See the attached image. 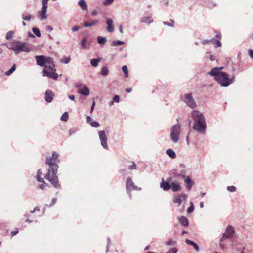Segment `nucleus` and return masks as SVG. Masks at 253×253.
I'll return each mask as SVG.
<instances>
[{
  "label": "nucleus",
  "instance_id": "nucleus-22",
  "mask_svg": "<svg viewBox=\"0 0 253 253\" xmlns=\"http://www.w3.org/2000/svg\"><path fill=\"white\" fill-rule=\"evenodd\" d=\"M78 5L82 10H87V5L84 0H80L78 2Z\"/></svg>",
  "mask_w": 253,
  "mask_h": 253
},
{
  "label": "nucleus",
  "instance_id": "nucleus-61",
  "mask_svg": "<svg viewBox=\"0 0 253 253\" xmlns=\"http://www.w3.org/2000/svg\"><path fill=\"white\" fill-rule=\"evenodd\" d=\"M56 200H57L56 198H53L52 200L51 203L50 204V205L49 206L50 207V206L54 205L55 204V203L56 202Z\"/></svg>",
  "mask_w": 253,
  "mask_h": 253
},
{
  "label": "nucleus",
  "instance_id": "nucleus-35",
  "mask_svg": "<svg viewBox=\"0 0 253 253\" xmlns=\"http://www.w3.org/2000/svg\"><path fill=\"white\" fill-rule=\"evenodd\" d=\"M86 43H87V39L85 38H83L81 42V45L82 47L84 49H85L86 48Z\"/></svg>",
  "mask_w": 253,
  "mask_h": 253
},
{
  "label": "nucleus",
  "instance_id": "nucleus-25",
  "mask_svg": "<svg viewBox=\"0 0 253 253\" xmlns=\"http://www.w3.org/2000/svg\"><path fill=\"white\" fill-rule=\"evenodd\" d=\"M185 242L187 244L192 245L196 251H197V252L199 251V248L198 245L196 243H195L194 242H193L189 239H186Z\"/></svg>",
  "mask_w": 253,
  "mask_h": 253
},
{
  "label": "nucleus",
  "instance_id": "nucleus-27",
  "mask_svg": "<svg viewBox=\"0 0 253 253\" xmlns=\"http://www.w3.org/2000/svg\"><path fill=\"white\" fill-rule=\"evenodd\" d=\"M42 174V172L41 169H38L36 178L38 182H41V183H44V180L43 178H42L41 177Z\"/></svg>",
  "mask_w": 253,
  "mask_h": 253
},
{
  "label": "nucleus",
  "instance_id": "nucleus-1",
  "mask_svg": "<svg viewBox=\"0 0 253 253\" xmlns=\"http://www.w3.org/2000/svg\"><path fill=\"white\" fill-rule=\"evenodd\" d=\"M52 156V157H48L46 158L45 163L48 165L49 167L48 169V173L46 174L45 178L54 187L58 188L60 185L58 183V178L56 174L58 171V164L59 162L58 160L59 154L56 152H53Z\"/></svg>",
  "mask_w": 253,
  "mask_h": 253
},
{
  "label": "nucleus",
  "instance_id": "nucleus-40",
  "mask_svg": "<svg viewBox=\"0 0 253 253\" xmlns=\"http://www.w3.org/2000/svg\"><path fill=\"white\" fill-rule=\"evenodd\" d=\"M91 126L93 127L97 128L99 126L100 124L98 122L93 121L91 123Z\"/></svg>",
  "mask_w": 253,
  "mask_h": 253
},
{
  "label": "nucleus",
  "instance_id": "nucleus-30",
  "mask_svg": "<svg viewBox=\"0 0 253 253\" xmlns=\"http://www.w3.org/2000/svg\"><path fill=\"white\" fill-rule=\"evenodd\" d=\"M125 44V42L120 40H117V41H113L112 42V46H118V45H121Z\"/></svg>",
  "mask_w": 253,
  "mask_h": 253
},
{
  "label": "nucleus",
  "instance_id": "nucleus-13",
  "mask_svg": "<svg viewBox=\"0 0 253 253\" xmlns=\"http://www.w3.org/2000/svg\"><path fill=\"white\" fill-rule=\"evenodd\" d=\"M47 58L48 56H45L43 55H37L35 56L37 64L40 66H44L46 64Z\"/></svg>",
  "mask_w": 253,
  "mask_h": 253
},
{
  "label": "nucleus",
  "instance_id": "nucleus-29",
  "mask_svg": "<svg viewBox=\"0 0 253 253\" xmlns=\"http://www.w3.org/2000/svg\"><path fill=\"white\" fill-rule=\"evenodd\" d=\"M97 39L98 43L100 44H104L106 42V39L105 37L98 36Z\"/></svg>",
  "mask_w": 253,
  "mask_h": 253
},
{
  "label": "nucleus",
  "instance_id": "nucleus-24",
  "mask_svg": "<svg viewBox=\"0 0 253 253\" xmlns=\"http://www.w3.org/2000/svg\"><path fill=\"white\" fill-rule=\"evenodd\" d=\"M166 153L170 158L174 159L176 157V154L175 152L172 149H168L166 150Z\"/></svg>",
  "mask_w": 253,
  "mask_h": 253
},
{
  "label": "nucleus",
  "instance_id": "nucleus-44",
  "mask_svg": "<svg viewBox=\"0 0 253 253\" xmlns=\"http://www.w3.org/2000/svg\"><path fill=\"white\" fill-rule=\"evenodd\" d=\"M178 252V249L176 248H172L169 251L167 252V253H177Z\"/></svg>",
  "mask_w": 253,
  "mask_h": 253
},
{
  "label": "nucleus",
  "instance_id": "nucleus-6",
  "mask_svg": "<svg viewBox=\"0 0 253 253\" xmlns=\"http://www.w3.org/2000/svg\"><path fill=\"white\" fill-rule=\"evenodd\" d=\"M181 99L190 108H195L197 107L196 103L193 98L192 93L185 94L181 97Z\"/></svg>",
  "mask_w": 253,
  "mask_h": 253
},
{
  "label": "nucleus",
  "instance_id": "nucleus-23",
  "mask_svg": "<svg viewBox=\"0 0 253 253\" xmlns=\"http://www.w3.org/2000/svg\"><path fill=\"white\" fill-rule=\"evenodd\" d=\"M178 220L180 224L184 226H187L189 225L188 219L184 216L180 217Z\"/></svg>",
  "mask_w": 253,
  "mask_h": 253
},
{
  "label": "nucleus",
  "instance_id": "nucleus-21",
  "mask_svg": "<svg viewBox=\"0 0 253 253\" xmlns=\"http://www.w3.org/2000/svg\"><path fill=\"white\" fill-rule=\"evenodd\" d=\"M160 187L164 190L168 191L170 189V184L164 181V179L162 178V182L160 184Z\"/></svg>",
  "mask_w": 253,
  "mask_h": 253
},
{
  "label": "nucleus",
  "instance_id": "nucleus-53",
  "mask_svg": "<svg viewBox=\"0 0 253 253\" xmlns=\"http://www.w3.org/2000/svg\"><path fill=\"white\" fill-rule=\"evenodd\" d=\"M86 121H87V123H89L90 125H91V123L92 122H93V120L92 119V118L90 116H87V117H86Z\"/></svg>",
  "mask_w": 253,
  "mask_h": 253
},
{
  "label": "nucleus",
  "instance_id": "nucleus-18",
  "mask_svg": "<svg viewBox=\"0 0 253 253\" xmlns=\"http://www.w3.org/2000/svg\"><path fill=\"white\" fill-rule=\"evenodd\" d=\"M170 188L173 192H175L180 191L181 189V187L179 182L178 181L175 180L171 182Z\"/></svg>",
  "mask_w": 253,
  "mask_h": 253
},
{
  "label": "nucleus",
  "instance_id": "nucleus-49",
  "mask_svg": "<svg viewBox=\"0 0 253 253\" xmlns=\"http://www.w3.org/2000/svg\"><path fill=\"white\" fill-rule=\"evenodd\" d=\"M129 169H136V165L134 162H132V164L129 166Z\"/></svg>",
  "mask_w": 253,
  "mask_h": 253
},
{
  "label": "nucleus",
  "instance_id": "nucleus-56",
  "mask_svg": "<svg viewBox=\"0 0 253 253\" xmlns=\"http://www.w3.org/2000/svg\"><path fill=\"white\" fill-rule=\"evenodd\" d=\"M80 27L78 26H75L72 28V30L73 32H75L78 31Z\"/></svg>",
  "mask_w": 253,
  "mask_h": 253
},
{
  "label": "nucleus",
  "instance_id": "nucleus-31",
  "mask_svg": "<svg viewBox=\"0 0 253 253\" xmlns=\"http://www.w3.org/2000/svg\"><path fill=\"white\" fill-rule=\"evenodd\" d=\"M97 22V20L93 21L92 22L90 23L87 22H84V26L85 27H89L95 25Z\"/></svg>",
  "mask_w": 253,
  "mask_h": 253
},
{
  "label": "nucleus",
  "instance_id": "nucleus-42",
  "mask_svg": "<svg viewBox=\"0 0 253 253\" xmlns=\"http://www.w3.org/2000/svg\"><path fill=\"white\" fill-rule=\"evenodd\" d=\"M114 0H105L103 2V4L105 6L109 5L113 3Z\"/></svg>",
  "mask_w": 253,
  "mask_h": 253
},
{
  "label": "nucleus",
  "instance_id": "nucleus-64",
  "mask_svg": "<svg viewBox=\"0 0 253 253\" xmlns=\"http://www.w3.org/2000/svg\"><path fill=\"white\" fill-rule=\"evenodd\" d=\"M125 91L127 93H130V92H131L132 91V88H126Z\"/></svg>",
  "mask_w": 253,
  "mask_h": 253
},
{
  "label": "nucleus",
  "instance_id": "nucleus-26",
  "mask_svg": "<svg viewBox=\"0 0 253 253\" xmlns=\"http://www.w3.org/2000/svg\"><path fill=\"white\" fill-rule=\"evenodd\" d=\"M141 22L147 24H150L153 22V19L151 17H143L141 19Z\"/></svg>",
  "mask_w": 253,
  "mask_h": 253
},
{
  "label": "nucleus",
  "instance_id": "nucleus-37",
  "mask_svg": "<svg viewBox=\"0 0 253 253\" xmlns=\"http://www.w3.org/2000/svg\"><path fill=\"white\" fill-rule=\"evenodd\" d=\"M190 206L187 209V213L190 214L193 212L194 210V207L193 205V203L192 202H190Z\"/></svg>",
  "mask_w": 253,
  "mask_h": 253
},
{
  "label": "nucleus",
  "instance_id": "nucleus-60",
  "mask_svg": "<svg viewBox=\"0 0 253 253\" xmlns=\"http://www.w3.org/2000/svg\"><path fill=\"white\" fill-rule=\"evenodd\" d=\"M95 105V101L93 100L92 105H91V108H90V113H92V111H93Z\"/></svg>",
  "mask_w": 253,
  "mask_h": 253
},
{
  "label": "nucleus",
  "instance_id": "nucleus-2",
  "mask_svg": "<svg viewBox=\"0 0 253 253\" xmlns=\"http://www.w3.org/2000/svg\"><path fill=\"white\" fill-rule=\"evenodd\" d=\"M191 117L194 121L192 126L194 130L200 133H204L206 128V123L203 114L198 110H193L191 112Z\"/></svg>",
  "mask_w": 253,
  "mask_h": 253
},
{
  "label": "nucleus",
  "instance_id": "nucleus-45",
  "mask_svg": "<svg viewBox=\"0 0 253 253\" xmlns=\"http://www.w3.org/2000/svg\"><path fill=\"white\" fill-rule=\"evenodd\" d=\"M31 15L28 14L27 16H24L23 14L22 15V19L25 21H29L31 19Z\"/></svg>",
  "mask_w": 253,
  "mask_h": 253
},
{
  "label": "nucleus",
  "instance_id": "nucleus-58",
  "mask_svg": "<svg viewBox=\"0 0 253 253\" xmlns=\"http://www.w3.org/2000/svg\"><path fill=\"white\" fill-rule=\"evenodd\" d=\"M46 30L48 31L51 32L53 30V28L49 25H48L46 27Z\"/></svg>",
  "mask_w": 253,
  "mask_h": 253
},
{
  "label": "nucleus",
  "instance_id": "nucleus-46",
  "mask_svg": "<svg viewBox=\"0 0 253 253\" xmlns=\"http://www.w3.org/2000/svg\"><path fill=\"white\" fill-rule=\"evenodd\" d=\"M172 174L173 176L175 177H181L182 178V176L185 175L184 174H182L181 173L176 172L175 171H174L172 172Z\"/></svg>",
  "mask_w": 253,
  "mask_h": 253
},
{
  "label": "nucleus",
  "instance_id": "nucleus-15",
  "mask_svg": "<svg viewBox=\"0 0 253 253\" xmlns=\"http://www.w3.org/2000/svg\"><path fill=\"white\" fill-rule=\"evenodd\" d=\"M44 67L51 70V71H56V69H55V64L54 63L53 59L51 57H48V58H47L46 64L44 66Z\"/></svg>",
  "mask_w": 253,
  "mask_h": 253
},
{
  "label": "nucleus",
  "instance_id": "nucleus-19",
  "mask_svg": "<svg viewBox=\"0 0 253 253\" xmlns=\"http://www.w3.org/2000/svg\"><path fill=\"white\" fill-rule=\"evenodd\" d=\"M54 96V93L50 90H47L45 93V100L48 103L52 102Z\"/></svg>",
  "mask_w": 253,
  "mask_h": 253
},
{
  "label": "nucleus",
  "instance_id": "nucleus-62",
  "mask_svg": "<svg viewBox=\"0 0 253 253\" xmlns=\"http://www.w3.org/2000/svg\"><path fill=\"white\" fill-rule=\"evenodd\" d=\"M222 242H220V243H219V246H220V248H221V249L223 250V249H224V248H225V246H224V244H223Z\"/></svg>",
  "mask_w": 253,
  "mask_h": 253
},
{
  "label": "nucleus",
  "instance_id": "nucleus-52",
  "mask_svg": "<svg viewBox=\"0 0 253 253\" xmlns=\"http://www.w3.org/2000/svg\"><path fill=\"white\" fill-rule=\"evenodd\" d=\"M214 44L216 45L217 47H221L222 45L221 42L219 41V40H216Z\"/></svg>",
  "mask_w": 253,
  "mask_h": 253
},
{
  "label": "nucleus",
  "instance_id": "nucleus-36",
  "mask_svg": "<svg viewBox=\"0 0 253 253\" xmlns=\"http://www.w3.org/2000/svg\"><path fill=\"white\" fill-rule=\"evenodd\" d=\"M32 31L33 33L37 36V37H40L41 36V32L40 30L37 28V27H33L32 28Z\"/></svg>",
  "mask_w": 253,
  "mask_h": 253
},
{
  "label": "nucleus",
  "instance_id": "nucleus-11",
  "mask_svg": "<svg viewBox=\"0 0 253 253\" xmlns=\"http://www.w3.org/2000/svg\"><path fill=\"white\" fill-rule=\"evenodd\" d=\"M223 68V67H214L212 68L211 71L208 72L207 74L210 76H214V79L216 80V78L220 75L221 73L224 72L221 71Z\"/></svg>",
  "mask_w": 253,
  "mask_h": 253
},
{
  "label": "nucleus",
  "instance_id": "nucleus-38",
  "mask_svg": "<svg viewBox=\"0 0 253 253\" xmlns=\"http://www.w3.org/2000/svg\"><path fill=\"white\" fill-rule=\"evenodd\" d=\"M13 34H14V32L13 31H9L7 33L6 36H5V38L7 40H10L13 37Z\"/></svg>",
  "mask_w": 253,
  "mask_h": 253
},
{
  "label": "nucleus",
  "instance_id": "nucleus-59",
  "mask_svg": "<svg viewBox=\"0 0 253 253\" xmlns=\"http://www.w3.org/2000/svg\"><path fill=\"white\" fill-rule=\"evenodd\" d=\"M172 176H170V177H168V178H167L166 179V181L168 182V183H169V184L171 183V182H172Z\"/></svg>",
  "mask_w": 253,
  "mask_h": 253
},
{
  "label": "nucleus",
  "instance_id": "nucleus-55",
  "mask_svg": "<svg viewBox=\"0 0 253 253\" xmlns=\"http://www.w3.org/2000/svg\"><path fill=\"white\" fill-rule=\"evenodd\" d=\"M107 240H108V243H107V248H106V252H108V251H109V247L110 245H111V240H110V239L109 238H108Z\"/></svg>",
  "mask_w": 253,
  "mask_h": 253
},
{
  "label": "nucleus",
  "instance_id": "nucleus-14",
  "mask_svg": "<svg viewBox=\"0 0 253 253\" xmlns=\"http://www.w3.org/2000/svg\"><path fill=\"white\" fill-rule=\"evenodd\" d=\"M42 73L43 76H46L55 80L58 79V75L57 73H55V71H51V72H49L46 69H44L42 70Z\"/></svg>",
  "mask_w": 253,
  "mask_h": 253
},
{
  "label": "nucleus",
  "instance_id": "nucleus-5",
  "mask_svg": "<svg viewBox=\"0 0 253 253\" xmlns=\"http://www.w3.org/2000/svg\"><path fill=\"white\" fill-rule=\"evenodd\" d=\"M181 132V126L178 124L173 125L170 130V139L175 143L178 142Z\"/></svg>",
  "mask_w": 253,
  "mask_h": 253
},
{
  "label": "nucleus",
  "instance_id": "nucleus-12",
  "mask_svg": "<svg viewBox=\"0 0 253 253\" xmlns=\"http://www.w3.org/2000/svg\"><path fill=\"white\" fill-rule=\"evenodd\" d=\"M75 86L79 88L78 91L79 94L84 96H88L89 94V90L85 85H76Z\"/></svg>",
  "mask_w": 253,
  "mask_h": 253
},
{
  "label": "nucleus",
  "instance_id": "nucleus-8",
  "mask_svg": "<svg viewBox=\"0 0 253 253\" xmlns=\"http://www.w3.org/2000/svg\"><path fill=\"white\" fill-rule=\"evenodd\" d=\"M98 135L99 140L101 142V146L105 149H108V146L107 143V137L104 130L98 131Z\"/></svg>",
  "mask_w": 253,
  "mask_h": 253
},
{
  "label": "nucleus",
  "instance_id": "nucleus-10",
  "mask_svg": "<svg viewBox=\"0 0 253 253\" xmlns=\"http://www.w3.org/2000/svg\"><path fill=\"white\" fill-rule=\"evenodd\" d=\"M187 198V195L186 194L181 193L174 197L173 202L177 204L179 206L183 201L186 200Z\"/></svg>",
  "mask_w": 253,
  "mask_h": 253
},
{
  "label": "nucleus",
  "instance_id": "nucleus-57",
  "mask_svg": "<svg viewBox=\"0 0 253 253\" xmlns=\"http://www.w3.org/2000/svg\"><path fill=\"white\" fill-rule=\"evenodd\" d=\"M43 183V184H41L39 186V188H40L41 189H44L45 188V187L46 186V183L45 182Z\"/></svg>",
  "mask_w": 253,
  "mask_h": 253
},
{
  "label": "nucleus",
  "instance_id": "nucleus-4",
  "mask_svg": "<svg viewBox=\"0 0 253 253\" xmlns=\"http://www.w3.org/2000/svg\"><path fill=\"white\" fill-rule=\"evenodd\" d=\"M234 76H233L231 78H229L228 74L223 72L216 78V81L221 86L226 87L234 82Z\"/></svg>",
  "mask_w": 253,
  "mask_h": 253
},
{
  "label": "nucleus",
  "instance_id": "nucleus-16",
  "mask_svg": "<svg viewBox=\"0 0 253 253\" xmlns=\"http://www.w3.org/2000/svg\"><path fill=\"white\" fill-rule=\"evenodd\" d=\"M42 7L41 11L39 13V17L41 20L46 19L47 18L46 15L47 5L45 4H42Z\"/></svg>",
  "mask_w": 253,
  "mask_h": 253
},
{
  "label": "nucleus",
  "instance_id": "nucleus-3",
  "mask_svg": "<svg viewBox=\"0 0 253 253\" xmlns=\"http://www.w3.org/2000/svg\"><path fill=\"white\" fill-rule=\"evenodd\" d=\"M7 46L9 49L13 50L15 54L21 52L28 53L31 51L26 43L17 40H14L9 43Z\"/></svg>",
  "mask_w": 253,
  "mask_h": 253
},
{
  "label": "nucleus",
  "instance_id": "nucleus-48",
  "mask_svg": "<svg viewBox=\"0 0 253 253\" xmlns=\"http://www.w3.org/2000/svg\"><path fill=\"white\" fill-rule=\"evenodd\" d=\"M202 43L203 45L210 44L211 43V41H210V40H204L202 42Z\"/></svg>",
  "mask_w": 253,
  "mask_h": 253
},
{
  "label": "nucleus",
  "instance_id": "nucleus-39",
  "mask_svg": "<svg viewBox=\"0 0 253 253\" xmlns=\"http://www.w3.org/2000/svg\"><path fill=\"white\" fill-rule=\"evenodd\" d=\"M122 70L125 74V76L127 77L128 75L127 67L126 65H124L122 67Z\"/></svg>",
  "mask_w": 253,
  "mask_h": 253
},
{
  "label": "nucleus",
  "instance_id": "nucleus-63",
  "mask_svg": "<svg viewBox=\"0 0 253 253\" xmlns=\"http://www.w3.org/2000/svg\"><path fill=\"white\" fill-rule=\"evenodd\" d=\"M68 98L71 100H75V96L73 95H69Z\"/></svg>",
  "mask_w": 253,
  "mask_h": 253
},
{
  "label": "nucleus",
  "instance_id": "nucleus-17",
  "mask_svg": "<svg viewBox=\"0 0 253 253\" xmlns=\"http://www.w3.org/2000/svg\"><path fill=\"white\" fill-rule=\"evenodd\" d=\"M182 178L184 180V181L186 184L185 186L186 188H187L189 190H190L192 187V186L194 185V182L192 180V179L189 177L186 176V175L182 176Z\"/></svg>",
  "mask_w": 253,
  "mask_h": 253
},
{
  "label": "nucleus",
  "instance_id": "nucleus-41",
  "mask_svg": "<svg viewBox=\"0 0 253 253\" xmlns=\"http://www.w3.org/2000/svg\"><path fill=\"white\" fill-rule=\"evenodd\" d=\"M70 60L71 58L70 57H66L62 60V62L65 64H68L70 62Z\"/></svg>",
  "mask_w": 253,
  "mask_h": 253
},
{
  "label": "nucleus",
  "instance_id": "nucleus-34",
  "mask_svg": "<svg viewBox=\"0 0 253 253\" xmlns=\"http://www.w3.org/2000/svg\"><path fill=\"white\" fill-rule=\"evenodd\" d=\"M69 118L68 114L67 112H65L61 116L60 119L61 121L66 122Z\"/></svg>",
  "mask_w": 253,
  "mask_h": 253
},
{
  "label": "nucleus",
  "instance_id": "nucleus-33",
  "mask_svg": "<svg viewBox=\"0 0 253 253\" xmlns=\"http://www.w3.org/2000/svg\"><path fill=\"white\" fill-rule=\"evenodd\" d=\"M109 70L106 66H104L101 69V74L102 76H105L108 74Z\"/></svg>",
  "mask_w": 253,
  "mask_h": 253
},
{
  "label": "nucleus",
  "instance_id": "nucleus-51",
  "mask_svg": "<svg viewBox=\"0 0 253 253\" xmlns=\"http://www.w3.org/2000/svg\"><path fill=\"white\" fill-rule=\"evenodd\" d=\"M175 242L173 240H170L166 242V245L168 246L173 245L175 244Z\"/></svg>",
  "mask_w": 253,
  "mask_h": 253
},
{
  "label": "nucleus",
  "instance_id": "nucleus-50",
  "mask_svg": "<svg viewBox=\"0 0 253 253\" xmlns=\"http://www.w3.org/2000/svg\"><path fill=\"white\" fill-rule=\"evenodd\" d=\"M113 101L114 102H117V103H118L120 101V97L118 95H115L114 98H113Z\"/></svg>",
  "mask_w": 253,
  "mask_h": 253
},
{
  "label": "nucleus",
  "instance_id": "nucleus-9",
  "mask_svg": "<svg viewBox=\"0 0 253 253\" xmlns=\"http://www.w3.org/2000/svg\"><path fill=\"white\" fill-rule=\"evenodd\" d=\"M126 187L128 194H129L130 191L132 189L136 190H140V188L134 185L133 182L132 181L131 178L130 177H128L126 179Z\"/></svg>",
  "mask_w": 253,
  "mask_h": 253
},
{
  "label": "nucleus",
  "instance_id": "nucleus-47",
  "mask_svg": "<svg viewBox=\"0 0 253 253\" xmlns=\"http://www.w3.org/2000/svg\"><path fill=\"white\" fill-rule=\"evenodd\" d=\"M171 21L172 22V24H171L168 22H163V24L165 25H167L168 26H170V27H173L174 26V25H173L174 21L173 20H171Z\"/></svg>",
  "mask_w": 253,
  "mask_h": 253
},
{
  "label": "nucleus",
  "instance_id": "nucleus-43",
  "mask_svg": "<svg viewBox=\"0 0 253 253\" xmlns=\"http://www.w3.org/2000/svg\"><path fill=\"white\" fill-rule=\"evenodd\" d=\"M227 189L230 192H234L236 191V188L234 186H229L227 187Z\"/></svg>",
  "mask_w": 253,
  "mask_h": 253
},
{
  "label": "nucleus",
  "instance_id": "nucleus-28",
  "mask_svg": "<svg viewBox=\"0 0 253 253\" xmlns=\"http://www.w3.org/2000/svg\"><path fill=\"white\" fill-rule=\"evenodd\" d=\"M100 58L92 59L90 61V63L92 65V66L94 67H97L98 65V63L100 61Z\"/></svg>",
  "mask_w": 253,
  "mask_h": 253
},
{
  "label": "nucleus",
  "instance_id": "nucleus-32",
  "mask_svg": "<svg viewBox=\"0 0 253 253\" xmlns=\"http://www.w3.org/2000/svg\"><path fill=\"white\" fill-rule=\"evenodd\" d=\"M16 69V65L14 64L11 68L5 72V75L7 76L10 75Z\"/></svg>",
  "mask_w": 253,
  "mask_h": 253
},
{
  "label": "nucleus",
  "instance_id": "nucleus-54",
  "mask_svg": "<svg viewBox=\"0 0 253 253\" xmlns=\"http://www.w3.org/2000/svg\"><path fill=\"white\" fill-rule=\"evenodd\" d=\"M248 54L249 56L253 59V50L251 49H249L248 50Z\"/></svg>",
  "mask_w": 253,
  "mask_h": 253
},
{
  "label": "nucleus",
  "instance_id": "nucleus-20",
  "mask_svg": "<svg viewBox=\"0 0 253 253\" xmlns=\"http://www.w3.org/2000/svg\"><path fill=\"white\" fill-rule=\"evenodd\" d=\"M106 24L107 25V27L106 28V30L109 32H112L114 31V26H113V21L110 18L106 19Z\"/></svg>",
  "mask_w": 253,
  "mask_h": 253
},
{
  "label": "nucleus",
  "instance_id": "nucleus-7",
  "mask_svg": "<svg viewBox=\"0 0 253 253\" xmlns=\"http://www.w3.org/2000/svg\"><path fill=\"white\" fill-rule=\"evenodd\" d=\"M234 233L235 229L233 226L232 225H228L226 227L225 232L222 234V237L220 239V241L223 242L227 239H230L232 238Z\"/></svg>",
  "mask_w": 253,
  "mask_h": 253
}]
</instances>
